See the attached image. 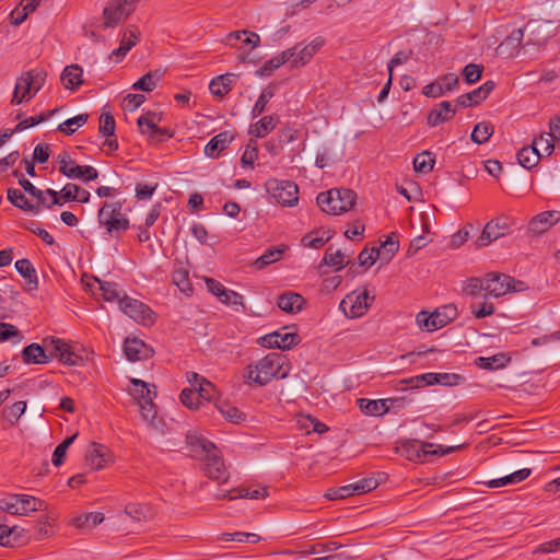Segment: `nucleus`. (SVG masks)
Returning a JSON list of instances; mask_svg holds the SVG:
<instances>
[{
  "mask_svg": "<svg viewBox=\"0 0 560 560\" xmlns=\"http://www.w3.org/2000/svg\"><path fill=\"white\" fill-rule=\"evenodd\" d=\"M45 502L28 494H10L0 500V510L11 515H27L43 511Z\"/></svg>",
  "mask_w": 560,
  "mask_h": 560,
  "instance_id": "nucleus-5",
  "label": "nucleus"
},
{
  "mask_svg": "<svg viewBox=\"0 0 560 560\" xmlns=\"http://www.w3.org/2000/svg\"><path fill=\"white\" fill-rule=\"evenodd\" d=\"M61 82L68 90L75 91L83 84V69L79 65L67 66L61 73Z\"/></svg>",
  "mask_w": 560,
  "mask_h": 560,
  "instance_id": "nucleus-27",
  "label": "nucleus"
},
{
  "mask_svg": "<svg viewBox=\"0 0 560 560\" xmlns=\"http://www.w3.org/2000/svg\"><path fill=\"white\" fill-rule=\"evenodd\" d=\"M482 71H483L482 65L468 63L463 69L462 74H463V78L466 83L472 84V83L477 82L478 80H480V78L482 75Z\"/></svg>",
  "mask_w": 560,
  "mask_h": 560,
  "instance_id": "nucleus-64",
  "label": "nucleus"
},
{
  "mask_svg": "<svg viewBox=\"0 0 560 560\" xmlns=\"http://www.w3.org/2000/svg\"><path fill=\"white\" fill-rule=\"evenodd\" d=\"M124 352L127 359L132 362L147 360L153 355V349L138 338H126Z\"/></svg>",
  "mask_w": 560,
  "mask_h": 560,
  "instance_id": "nucleus-18",
  "label": "nucleus"
},
{
  "mask_svg": "<svg viewBox=\"0 0 560 560\" xmlns=\"http://www.w3.org/2000/svg\"><path fill=\"white\" fill-rule=\"evenodd\" d=\"M345 253L340 249L332 250V247H329L324 255L323 264L329 267H336V270H340L349 264V261L345 260Z\"/></svg>",
  "mask_w": 560,
  "mask_h": 560,
  "instance_id": "nucleus-49",
  "label": "nucleus"
},
{
  "mask_svg": "<svg viewBox=\"0 0 560 560\" xmlns=\"http://www.w3.org/2000/svg\"><path fill=\"white\" fill-rule=\"evenodd\" d=\"M494 128L491 122L481 121L477 124L471 132V140L475 143H486L493 135Z\"/></svg>",
  "mask_w": 560,
  "mask_h": 560,
  "instance_id": "nucleus-46",
  "label": "nucleus"
},
{
  "mask_svg": "<svg viewBox=\"0 0 560 560\" xmlns=\"http://www.w3.org/2000/svg\"><path fill=\"white\" fill-rule=\"evenodd\" d=\"M486 298H501L509 292L523 291L525 285L522 281H516L514 278L499 273L489 272L486 275Z\"/></svg>",
  "mask_w": 560,
  "mask_h": 560,
  "instance_id": "nucleus-8",
  "label": "nucleus"
},
{
  "mask_svg": "<svg viewBox=\"0 0 560 560\" xmlns=\"http://www.w3.org/2000/svg\"><path fill=\"white\" fill-rule=\"evenodd\" d=\"M374 296H370L368 291L361 293L348 294L340 303V308L350 318L361 317L371 306Z\"/></svg>",
  "mask_w": 560,
  "mask_h": 560,
  "instance_id": "nucleus-12",
  "label": "nucleus"
},
{
  "mask_svg": "<svg viewBox=\"0 0 560 560\" xmlns=\"http://www.w3.org/2000/svg\"><path fill=\"white\" fill-rule=\"evenodd\" d=\"M78 436V433H74L73 435L65 439L54 451V454H52V464L55 466H60L62 463H63V459H65V456H66V453H67V450L68 447L74 442V440L77 439Z\"/></svg>",
  "mask_w": 560,
  "mask_h": 560,
  "instance_id": "nucleus-59",
  "label": "nucleus"
},
{
  "mask_svg": "<svg viewBox=\"0 0 560 560\" xmlns=\"http://www.w3.org/2000/svg\"><path fill=\"white\" fill-rule=\"evenodd\" d=\"M355 199L357 194L352 189H330L317 196V203L324 212L337 215L351 210Z\"/></svg>",
  "mask_w": 560,
  "mask_h": 560,
  "instance_id": "nucleus-3",
  "label": "nucleus"
},
{
  "mask_svg": "<svg viewBox=\"0 0 560 560\" xmlns=\"http://www.w3.org/2000/svg\"><path fill=\"white\" fill-rule=\"evenodd\" d=\"M279 117L277 115L265 116L259 119L257 122L249 127V135H253L257 138H264L269 132H271L277 125L279 124Z\"/></svg>",
  "mask_w": 560,
  "mask_h": 560,
  "instance_id": "nucleus-30",
  "label": "nucleus"
},
{
  "mask_svg": "<svg viewBox=\"0 0 560 560\" xmlns=\"http://www.w3.org/2000/svg\"><path fill=\"white\" fill-rule=\"evenodd\" d=\"M559 221L557 211H545L534 217L528 224V231L535 235L547 232Z\"/></svg>",
  "mask_w": 560,
  "mask_h": 560,
  "instance_id": "nucleus-20",
  "label": "nucleus"
},
{
  "mask_svg": "<svg viewBox=\"0 0 560 560\" xmlns=\"http://www.w3.org/2000/svg\"><path fill=\"white\" fill-rule=\"evenodd\" d=\"M324 38L316 37L308 44L299 43L293 47L283 50L287 63H290L291 68H299L305 66L311 59L324 46Z\"/></svg>",
  "mask_w": 560,
  "mask_h": 560,
  "instance_id": "nucleus-9",
  "label": "nucleus"
},
{
  "mask_svg": "<svg viewBox=\"0 0 560 560\" xmlns=\"http://www.w3.org/2000/svg\"><path fill=\"white\" fill-rule=\"evenodd\" d=\"M359 407L368 416H382L388 412L389 407L396 405L400 407L405 404V398H389L380 400H370L360 398L358 400Z\"/></svg>",
  "mask_w": 560,
  "mask_h": 560,
  "instance_id": "nucleus-16",
  "label": "nucleus"
},
{
  "mask_svg": "<svg viewBox=\"0 0 560 560\" xmlns=\"http://www.w3.org/2000/svg\"><path fill=\"white\" fill-rule=\"evenodd\" d=\"M104 521V514L100 512H91L84 515L77 516L72 524L77 528L94 527Z\"/></svg>",
  "mask_w": 560,
  "mask_h": 560,
  "instance_id": "nucleus-51",
  "label": "nucleus"
},
{
  "mask_svg": "<svg viewBox=\"0 0 560 560\" xmlns=\"http://www.w3.org/2000/svg\"><path fill=\"white\" fill-rule=\"evenodd\" d=\"M88 114H80L75 117L69 118L58 126V130L66 135H72L79 127L83 126L88 121Z\"/></svg>",
  "mask_w": 560,
  "mask_h": 560,
  "instance_id": "nucleus-54",
  "label": "nucleus"
},
{
  "mask_svg": "<svg viewBox=\"0 0 560 560\" xmlns=\"http://www.w3.org/2000/svg\"><path fill=\"white\" fill-rule=\"evenodd\" d=\"M18 272L26 279L30 290H36L38 287V279L35 268L28 259H20L15 262Z\"/></svg>",
  "mask_w": 560,
  "mask_h": 560,
  "instance_id": "nucleus-38",
  "label": "nucleus"
},
{
  "mask_svg": "<svg viewBox=\"0 0 560 560\" xmlns=\"http://www.w3.org/2000/svg\"><path fill=\"white\" fill-rule=\"evenodd\" d=\"M555 141L548 132H542L538 138L534 139L532 144L538 148L540 153L550 155L555 149Z\"/></svg>",
  "mask_w": 560,
  "mask_h": 560,
  "instance_id": "nucleus-60",
  "label": "nucleus"
},
{
  "mask_svg": "<svg viewBox=\"0 0 560 560\" xmlns=\"http://www.w3.org/2000/svg\"><path fill=\"white\" fill-rule=\"evenodd\" d=\"M186 441L190 456L200 460H206L218 451L212 442L196 433H188Z\"/></svg>",
  "mask_w": 560,
  "mask_h": 560,
  "instance_id": "nucleus-15",
  "label": "nucleus"
},
{
  "mask_svg": "<svg viewBox=\"0 0 560 560\" xmlns=\"http://www.w3.org/2000/svg\"><path fill=\"white\" fill-rule=\"evenodd\" d=\"M102 226L106 229V231L110 235L119 236L121 231H126L129 229V220L124 215L104 220L103 222H98Z\"/></svg>",
  "mask_w": 560,
  "mask_h": 560,
  "instance_id": "nucleus-44",
  "label": "nucleus"
},
{
  "mask_svg": "<svg viewBox=\"0 0 560 560\" xmlns=\"http://www.w3.org/2000/svg\"><path fill=\"white\" fill-rule=\"evenodd\" d=\"M179 398L182 404L189 409H197L201 404L199 395L197 394V388L183 389L179 395Z\"/></svg>",
  "mask_w": 560,
  "mask_h": 560,
  "instance_id": "nucleus-62",
  "label": "nucleus"
},
{
  "mask_svg": "<svg viewBox=\"0 0 560 560\" xmlns=\"http://www.w3.org/2000/svg\"><path fill=\"white\" fill-rule=\"evenodd\" d=\"M50 346L54 348L59 360L67 365H75L78 355L71 350L70 346L59 338H51Z\"/></svg>",
  "mask_w": 560,
  "mask_h": 560,
  "instance_id": "nucleus-31",
  "label": "nucleus"
},
{
  "mask_svg": "<svg viewBox=\"0 0 560 560\" xmlns=\"http://www.w3.org/2000/svg\"><path fill=\"white\" fill-rule=\"evenodd\" d=\"M57 163L59 164V172L67 177L81 178L83 176L82 166L77 165L67 151L58 154Z\"/></svg>",
  "mask_w": 560,
  "mask_h": 560,
  "instance_id": "nucleus-29",
  "label": "nucleus"
},
{
  "mask_svg": "<svg viewBox=\"0 0 560 560\" xmlns=\"http://www.w3.org/2000/svg\"><path fill=\"white\" fill-rule=\"evenodd\" d=\"M377 486L378 482L374 477L363 478L353 483H350L353 495L370 492L374 490Z\"/></svg>",
  "mask_w": 560,
  "mask_h": 560,
  "instance_id": "nucleus-61",
  "label": "nucleus"
},
{
  "mask_svg": "<svg viewBox=\"0 0 560 560\" xmlns=\"http://www.w3.org/2000/svg\"><path fill=\"white\" fill-rule=\"evenodd\" d=\"M173 283L185 294L192 292V287L189 280V273L186 269L179 268L172 273Z\"/></svg>",
  "mask_w": 560,
  "mask_h": 560,
  "instance_id": "nucleus-52",
  "label": "nucleus"
},
{
  "mask_svg": "<svg viewBox=\"0 0 560 560\" xmlns=\"http://www.w3.org/2000/svg\"><path fill=\"white\" fill-rule=\"evenodd\" d=\"M26 402L25 401H16L11 407L5 408L3 410L4 418L11 423L14 424L21 416L25 412Z\"/></svg>",
  "mask_w": 560,
  "mask_h": 560,
  "instance_id": "nucleus-63",
  "label": "nucleus"
},
{
  "mask_svg": "<svg viewBox=\"0 0 560 560\" xmlns=\"http://www.w3.org/2000/svg\"><path fill=\"white\" fill-rule=\"evenodd\" d=\"M10 538L5 544L10 548L19 547L26 544L31 538V529H25L21 526L14 525L10 527Z\"/></svg>",
  "mask_w": 560,
  "mask_h": 560,
  "instance_id": "nucleus-43",
  "label": "nucleus"
},
{
  "mask_svg": "<svg viewBox=\"0 0 560 560\" xmlns=\"http://www.w3.org/2000/svg\"><path fill=\"white\" fill-rule=\"evenodd\" d=\"M22 339L23 335L14 325L0 323V341L11 340L13 343H20Z\"/></svg>",
  "mask_w": 560,
  "mask_h": 560,
  "instance_id": "nucleus-56",
  "label": "nucleus"
},
{
  "mask_svg": "<svg viewBox=\"0 0 560 560\" xmlns=\"http://www.w3.org/2000/svg\"><path fill=\"white\" fill-rule=\"evenodd\" d=\"M277 304L281 311L290 314H295L303 308L305 300L299 293L287 292L278 298Z\"/></svg>",
  "mask_w": 560,
  "mask_h": 560,
  "instance_id": "nucleus-26",
  "label": "nucleus"
},
{
  "mask_svg": "<svg viewBox=\"0 0 560 560\" xmlns=\"http://www.w3.org/2000/svg\"><path fill=\"white\" fill-rule=\"evenodd\" d=\"M62 201H79L86 203L90 200V192L75 184H67L60 191Z\"/></svg>",
  "mask_w": 560,
  "mask_h": 560,
  "instance_id": "nucleus-36",
  "label": "nucleus"
},
{
  "mask_svg": "<svg viewBox=\"0 0 560 560\" xmlns=\"http://www.w3.org/2000/svg\"><path fill=\"white\" fill-rule=\"evenodd\" d=\"M139 405L141 416L143 420L148 421L149 424L160 432H163L162 421L156 419V407L153 402V398L141 400Z\"/></svg>",
  "mask_w": 560,
  "mask_h": 560,
  "instance_id": "nucleus-34",
  "label": "nucleus"
},
{
  "mask_svg": "<svg viewBox=\"0 0 560 560\" xmlns=\"http://www.w3.org/2000/svg\"><path fill=\"white\" fill-rule=\"evenodd\" d=\"M130 383L133 386L131 395L137 400V404H140L141 400L154 398L156 396V392L151 390L149 384L145 383L144 381L131 378Z\"/></svg>",
  "mask_w": 560,
  "mask_h": 560,
  "instance_id": "nucleus-42",
  "label": "nucleus"
},
{
  "mask_svg": "<svg viewBox=\"0 0 560 560\" xmlns=\"http://www.w3.org/2000/svg\"><path fill=\"white\" fill-rule=\"evenodd\" d=\"M525 31L528 32L527 44L536 46L545 45L556 34V30L549 21H529L525 26Z\"/></svg>",
  "mask_w": 560,
  "mask_h": 560,
  "instance_id": "nucleus-14",
  "label": "nucleus"
},
{
  "mask_svg": "<svg viewBox=\"0 0 560 560\" xmlns=\"http://www.w3.org/2000/svg\"><path fill=\"white\" fill-rule=\"evenodd\" d=\"M205 462V471L209 478L217 480L219 482L228 481L229 474L218 451L214 454H212L209 458H207Z\"/></svg>",
  "mask_w": 560,
  "mask_h": 560,
  "instance_id": "nucleus-22",
  "label": "nucleus"
},
{
  "mask_svg": "<svg viewBox=\"0 0 560 560\" xmlns=\"http://www.w3.org/2000/svg\"><path fill=\"white\" fill-rule=\"evenodd\" d=\"M434 158L431 152L424 151L413 159V168L418 173H430L434 166Z\"/></svg>",
  "mask_w": 560,
  "mask_h": 560,
  "instance_id": "nucleus-50",
  "label": "nucleus"
},
{
  "mask_svg": "<svg viewBox=\"0 0 560 560\" xmlns=\"http://www.w3.org/2000/svg\"><path fill=\"white\" fill-rule=\"evenodd\" d=\"M160 121L161 116L159 114L154 112H147L138 118L137 122L141 133H148L150 139Z\"/></svg>",
  "mask_w": 560,
  "mask_h": 560,
  "instance_id": "nucleus-40",
  "label": "nucleus"
},
{
  "mask_svg": "<svg viewBox=\"0 0 560 560\" xmlns=\"http://www.w3.org/2000/svg\"><path fill=\"white\" fill-rule=\"evenodd\" d=\"M7 195L9 201L15 207L35 214L39 212L38 205L32 203L21 190L16 188H10L8 189Z\"/></svg>",
  "mask_w": 560,
  "mask_h": 560,
  "instance_id": "nucleus-35",
  "label": "nucleus"
},
{
  "mask_svg": "<svg viewBox=\"0 0 560 560\" xmlns=\"http://www.w3.org/2000/svg\"><path fill=\"white\" fill-rule=\"evenodd\" d=\"M457 316V308L454 304L443 305L433 313L421 311L416 316L417 325L425 331H434L443 328Z\"/></svg>",
  "mask_w": 560,
  "mask_h": 560,
  "instance_id": "nucleus-4",
  "label": "nucleus"
},
{
  "mask_svg": "<svg viewBox=\"0 0 560 560\" xmlns=\"http://www.w3.org/2000/svg\"><path fill=\"white\" fill-rule=\"evenodd\" d=\"M122 205L120 201L104 202L98 211V222H103L106 219L121 217Z\"/></svg>",
  "mask_w": 560,
  "mask_h": 560,
  "instance_id": "nucleus-55",
  "label": "nucleus"
},
{
  "mask_svg": "<svg viewBox=\"0 0 560 560\" xmlns=\"http://www.w3.org/2000/svg\"><path fill=\"white\" fill-rule=\"evenodd\" d=\"M494 86L495 84L493 81H486L482 85H480L472 92L458 96L455 102L456 106L467 107L478 105L480 102H482L489 96V94L493 91Z\"/></svg>",
  "mask_w": 560,
  "mask_h": 560,
  "instance_id": "nucleus-19",
  "label": "nucleus"
},
{
  "mask_svg": "<svg viewBox=\"0 0 560 560\" xmlns=\"http://www.w3.org/2000/svg\"><path fill=\"white\" fill-rule=\"evenodd\" d=\"M541 156L542 153H540L539 149L533 144L524 147L517 152L518 163L526 170L535 167L539 163Z\"/></svg>",
  "mask_w": 560,
  "mask_h": 560,
  "instance_id": "nucleus-33",
  "label": "nucleus"
},
{
  "mask_svg": "<svg viewBox=\"0 0 560 560\" xmlns=\"http://www.w3.org/2000/svg\"><path fill=\"white\" fill-rule=\"evenodd\" d=\"M160 75L158 72H148L141 77L137 82L132 84L135 90H141L144 92H151L156 88V81Z\"/></svg>",
  "mask_w": 560,
  "mask_h": 560,
  "instance_id": "nucleus-57",
  "label": "nucleus"
},
{
  "mask_svg": "<svg viewBox=\"0 0 560 560\" xmlns=\"http://www.w3.org/2000/svg\"><path fill=\"white\" fill-rule=\"evenodd\" d=\"M140 0H108L103 10V28H113L125 21Z\"/></svg>",
  "mask_w": 560,
  "mask_h": 560,
  "instance_id": "nucleus-7",
  "label": "nucleus"
},
{
  "mask_svg": "<svg viewBox=\"0 0 560 560\" xmlns=\"http://www.w3.org/2000/svg\"><path fill=\"white\" fill-rule=\"evenodd\" d=\"M119 308L138 323L145 325L154 322L151 308L136 299L124 295L119 299Z\"/></svg>",
  "mask_w": 560,
  "mask_h": 560,
  "instance_id": "nucleus-13",
  "label": "nucleus"
},
{
  "mask_svg": "<svg viewBox=\"0 0 560 560\" xmlns=\"http://www.w3.org/2000/svg\"><path fill=\"white\" fill-rule=\"evenodd\" d=\"M106 447L102 444L92 443L86 453V463L93 470L102 469L105 466Z\"/></svg>",
  "mask_w": 560,
  "mask_h": 560,
  "instance_id": "nucleus-37",
  "label": "nucleus"
},
{
  "mask_svg": "<svg viewBox=\"0 0 560 560\" xmlns=\"http://www.w3.org/2000/svg\"><path fill=\"white\" fill-rule=\"evenodd\" d=\"M532 470L523 468L501 478L492 479L486 482L489 488H500L508 485L518 483L529 477Z\"/></svg>",
  "mask_w": 560,
  "mask_h": 560,
  "instance_id": "nucleus-32",
  "label": "nucleus"
},
{
  "mask_svg": "<svg viewBox=\"0 0 560 560\" xmlns=\"http://www.w3.org/2000/svg\"><path fill=\"white\" fill-rule=\"evenodd\" d=\"M509 361L510 358H508L504 353H498L490 358L480 357L476 362L477 365L481 369L493 370L504 368Z\"/></svg>",
  "mask_w": 560,
  "mask_h": 560,
  "instance_id": "nucleus-47",
  "label": "nucleus"
},
{
  "mask_svg": "<svg viewBox=\"0 0 560 560\" xmlns=\"http://www.w3.org/2000/svg\"><path fill=\"white\" fill-rule=\"evenodd\" d=\"M510 219L505 215H499L486 223L481 234L475 242L476 248H483L492 242L510 233Z\"/></svg>",
  "mask_w": 560,
  "mask_h": 560,
  "instance_id": "nucleus-11",
  "label": "nucleus"
},
{
  "mask_svg": "<svg viewBox=\"0 0 560 560\" xmlns=\"http://www.w3.org/2000/svg\"><path fill=\"white\" fill-rule=\"evenodd\" d=\"M285 358L277 352H271L246 368V381L255 383L259 386L268 384L272 378H284L288 374L282 371Z\"/></svg>",
  "mask_w": 560,
  "mask_h": 560,
  "instance_id": "nucleus-1",
  "label": "nucleus"
},
{
  "mask_svg": "<svg viewBox=\"0 0 560 560\" xmlns=\"http://www.w3.org/2000/svg\"><path fill=\"white\" fill-rule=\"evenodd\" d=\"M418 443V441L404 442L399 447H397V451L409 460H422L428 455H445L465 447V444L450 446L446 448L439 445L438 448L430 450L434 446L432 443L421 442L419 446Z\"/></svg>",
  "mask_w": 560,
  "mask_h": 560,
  "instance_id": "nucleus-6",
  "label": "nucleus"
},
{
  "mask_svg": "<svg viewBox=\"0 0 560 560\" xmlns=\"http://www.w3.org/2000/svg\"><path fill=\"white\" fill-rule=\"evenodd\" d=\"M276 93V86L273 84L268 85L258 96L253 109H252V117H258L260 116L265 109L268 102L275 96Z\"/></svg>",
  "mask_w": 560,
  "mask_h": 560,
  "instance_id": "nucleus-45",
  "label": "nucleus"
},
{
  "mask_svg": "<svg viewBox=\"0 0 560 560\" xmlns=\"http://www.w3.org/2000/svg\"><path fill=\"white\" fill-rule=\"evenodd\" d=\"M285 247H273L268 248L260 257H258L254 262L253 266L260 270L267 267L270 264H273L281 259L282 254L284 252Z\"/></svg>",
  "mask_w": 560,
  "mask_h": 560,
  "instance_id": "nucleus-41",
  "label": "nucleus"
},
{
  "mask_svg": "<svg viewBox=\"0 0 560 560\" xmlns=\"http://www.w3.org/2000/svg\"><path fill=\"white\" fill-rule=\"evenodd\" d=\"M456 114L454 108L448 101H443L434 106L428 115V125L435 127L442 122L451 120Z\"/></svg>",
  "mask_w": 560,
  "mask_h": 560,
  "instance_id": "nucleus-21",
  "label": "nucleus"
},
{
  "mask_svg": "<svg viewBox=\"0 0 560 560\" xmlns=\"http://www.w3.org/2000/svg\"><path fill=\"white\" fill-rule=\"evenodd\" d=\"M23 362L26 364H44L50 361V357L46 354L44 347L38 343H31L22 351Z\"/></svg>",
  "mask_w": 560,
  "mask_h": 560,
  "instance_id": "nucleus-28",
  "label": "nucleus"
},
{
  "mask_svg": "<svg viewBox=\"0 0 560 560\" xmlns=\"http://www.w3.org/2000/svg\"><path fill=\"white\" fill-rule=\"evenodd\" d=\"M380 249L382 250V253H381L382 259L385 260L386 262L390 261L392 258L395 256V254L399 249V242L397 240V234L394 232L390 233L387 236L386 241H384L381 244Z\"/></svg>",
  "mask_w": 560,
  "mask_h": 560,
  "instance_id": "nucleus-48",
  "label": "nucleus"
},
{
  "mask_svg": "<svg viewBox=\"0 0 560 560\" xmlns=\"http://www.w3.org/2000/svg\"><path fill=\"white\" fill-rule=\"evenodd\" d=\"M46 78V71L38 68L23 72L16 79L11 103L22 104L30 102L44 86Z\"/></svg>",
  "mask_w": 560,
  "mask_h": 560,
  "instance_id": "nucleus-2",
  "label": "nucleus"
},
{
  "mask_svg": "<svg viewBox=\"0 0 560 560\" xmlns=\"http://www.w3.org/2000/svg\"><path fill=\"white\" fill-rule=\"evenodd\" d=\"M299 342V336L293 332L281 334L273 331L267 334L260 339V345L265 348H277L281 350L291 349Z\"/></svg>",
  "mask_w": 560,
  "mask_h": 560,
  "instance_id": "nucleus-17",
  "label": "nucleus"
},
{
  "mask_svg": "<svg viewBox=\"0 0 560 560\" xmlns=\"http://www.w3.org/2000/svg\"><path fill=\"white\" fill-rule=\"evenodd\" d=\"M14 176H21L19 179V184L24 189L25 192L35 197L37 199L38 207L40 205H45V192L38 188H36L28 179L24 178L18 171L13 172Z\"/></svg>",
  "mask_w": 560,
  "mask_h": 560,
  "instance_id": "nucleus-53",
  "label": "nucleus"
},
{
  "mask_svg": "<svg viewBox=\"0 0 560 560\" xmlns=\"http://www.w3.org/2000/svg\"><path fill=\"white\" fill-rule=\"evenodd\" d=\"M235 136L231 131H222L214 136L205 147V154L217 158L233 140Z\"/></svg>",
  "mask_w": 560,
  "mask_h": 560,
  "instance_id": "nucleus-24",
  "label": "nucleus"
},
{
  "mask_svg": "<svg viewBox=\"0 0 560 560\" xmlns=\"http://www.w3.org/2000/svg\"><path fill=\"white\" fill-rule=\"evenodd\" d=\"M237 74L225 73L213 78L209 83V90L215 97L223 98L233 88Z\"/></svg>",
  "mask_w": 560,
  "mask_h": 560,
  "instance_id": "nucleus-23",
  "label": "nucleus"
},
{
  "mask_svg": "<svg viewBox=\"0 0 560 560\" xmlns=\"http://www.w3.org/2000/svg\"><path fill=\"white\" fill-rule=\"evenodd\" d=\"M284 63H287L285 56L281 52L266 61L264 66L256 71V74L259 77L270 75L273 70L280 68Z\"/></svg>",
  "mask_w": 560,
  "mask_h": 560,
  "instance_id": "nucleus-58",
  "label": "nucleus"
},
{
  "mask_svg": "<svg viewBox=\"0 0 560 560\" xmlns=\"http://www.w3.org/2000/svg\"><path fill=\"white\" fill-rule=\"evenodd\" d=\"M266 189L282 206L292 207L299 201V187L291 180L270 178L266 182Z\"/></svg>",
  "mask_w": 560,
  "mask_h": 560,
  "instance_id": "nucleus-10",
  "label": "nucleus"
},
{
  "mask_svg": "<svg viewBox=\"0 0 560 560\" xmlns=\"http://www.w3.org/2000/svg\"><path fill=\"white\" fill-rule=\"evenodd\" d=\"M125 513L136 522H148L151 518V509L147 504L129 503Z\"/></svg>",
  "mask_w": 560,
  "mask_h": 560,
  "instance_id": "nucleus-39",
  "label": "nucleus"
},
{
  "mask_svg": "<svg viewBox=\"0 0 560 560\" xmlns=\"http://www.w3.org/2000/svg\"><path fill=\"white\" fill-rule=\"evenodd\" d=\"M436 373H424L421 375L400 380L396 385V390H406L407 388H420L436 384Z\"/></svg>",
  "mask_w": 560,
  "mask_h": 560,
  "instance_id": "nucleus-25",
  "label": "nucleus"
}]
</instances>
